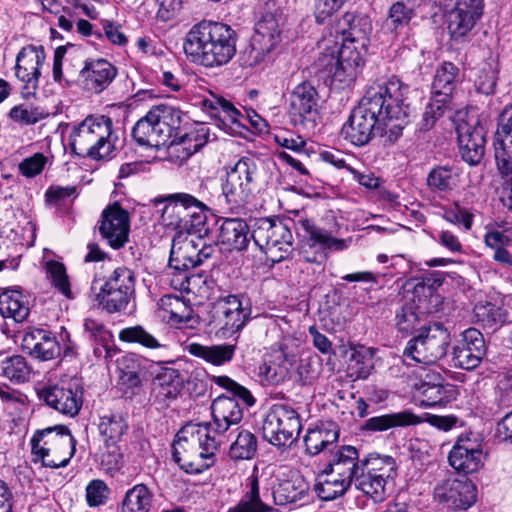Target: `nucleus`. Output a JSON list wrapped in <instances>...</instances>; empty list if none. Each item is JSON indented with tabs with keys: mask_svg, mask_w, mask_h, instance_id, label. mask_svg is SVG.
I'll return each instance as SVG.
<instances>
[{
	"mask_svg": "<svg viewBox=\"0 0 512 512\" xmlns=\"http://www.w3.org/2000/svg\"><path fill=\"white\" fill-rule=\"evenodd\" d=\"M407 90L398 79L370 87L342 126L341 135L356 146L384 135L395 142L408 123V105L404 103Z\"/></svg>",
	"mask_w": 512,
	"mask_h": 512,
	"instance_id": "obj_1",
	"label": "nucleus"
},
{
	"mask_svg": "<svg viewBox=\"0 0 512 512\" xmlns=\"http://www.w3.org/2000/svg\"><path fill=\"white\" fill-rule=\"evenodd\" d=\"M237 33L222 22L203 20L187 33L183 49L193 62L205 67L227 64L236 54Z\"/></svg>",
	"mask_w": 512,
	"mask_h": 512,
	"instance_id": "obj_2",
	"label": "nucleus"
},
{
	"mask_svg": "<svg viewBox=\"0 0 512 512\" xmlns=\"http://www.w3.org/2000/svg\"><path fill=\"white\" fill-rule=\"evenodd\" d=\"M210 424H188L176 435L172 458L186 473L199 474L215 462L223 439L211 434Z\"/></svg>",
	"mask_w": 512,
	"mask_h": 512,
	"instance_id": "obj_3",
	"label": "nucleus"
},
{
	"mask_svg": "<svg viewBox=\"0 0 512 512\" xmlns=\"http://www.w3.org/2000/svg\"><path fill=\"white\" fill-rule=\"evenodd\" d=\"M117 136L112 119L105 115L87 116L70 134L69 146L81 158L103 160L113 157Z\"/></svg>",
	"mask_w": 512,
	"mask_h": 512,
	"instance_id": "obj_4",
	"label": "nucleus"
},
{
	"mask_svg": "<svg viewBox=\"0 0 512 512\" xmlns=\"http://www.w3.org/2000/svg\"><path fill=\"white\" fill-rule=\"evenodd\" d=\"M179 124L180 116L173 107L165 104L153 106L136 122L132 136L140 146L160 149L174 143Z\"/></svg>",
	"mask_w": 512,
	"mask_h": 512,
	"instance_id": "obj_5",
	"label": "nucleus"
},
{
	"mask_svg": "<svg viewBox=\"0 0 512 512\" xmlns=\"http://www.w3.org/2000/svg\"><path fill=\"white\" fill-rule=\"evenodd\" d=\"M33 461L50 468L65 467L76 450V440L63 425L38 430L31 439Z\"/></svg>",
	"mask_w": 512,
	"mask_h": 512,
	"instance_id": "obj_6",
	"label": "nucleus"
},
{
	"mask_svg": "<svg viewBox=\"0 0 512 512\" xmlns=\"http://www.w3.org/2000/svg\"><path fill=\"white\" fill-rule=\"evenodd\" d=\"M459 82V68L452 62H444L437 68L431 85V98L418 126L428 131L446 111L452 109L453 95Z\"/></svg>",
	"mask_w": 512,
	"mask_h": 512,
	"instance_id": "obj_7",
	"label": "nucleus"
},
{
	"mask_svg": "<svg viewBox=\"0 0 512 512\" xmlns=\"http://www.w3.org/2000/svg\"><path fill=\"white\" fill-rule=\"evenodd\" d=\"M342 40L341 45L335 42L333 48L326 47L325 52L319 58L323 67L334 81L345 83L353 80L358 69L364 64V56L367 53L368 44Z\"/></svg>",
	"mask_w": 512,
	"mask_h": 512,
	"instance_id": "obj_8",
	"label": "nucleus"
},
{
	"mask_svg": "<svg viewBox=\"0 0 512 512\" xmlns=\"http://www.w3.org/2000/svg\"><path fill=\"white\" fill-rule=\"evenodd\" d=\"M450 340L448 329L442 323L434 322L418 330L408 341L404 355L415 362L432 365L446 355Z\"/></svg>",
	"mask_w": 512,
	"mask_h": 512,
	"instance_id": "obj_9",
	"label": "nucleus"
},
{
	"mask_svg": "<svg viewBox=\"0 0 512 512\" xmlns=\"http://www.w3.org/2000/svg\"><path fill=\"white\" fill-rule=\"evenodd\" d=\"M302 429L299 413L288 404H274L262 423L263 438L282 447L295 441Z\"/></svg>",
	"mask_w": 512,
	"mask_h": 512,
	"instance_id": "obj_10",
	"label": "nucleus"
},
{
	"mask_svg": "<svg viewBox=\"0 0 512 512\" xmlns=\"http://www.w3.org/2000/svg\"><path fill=\"white\" fill-rule=\"evenodd\" d=\"M257 166L253 159L243 157L237 161L222 181L221 190L230 209L243 206L252 195Z\"/></svg>",
	"mask_w": 512,
	"mask_h": 512,
	"instance_id": "obj_11",
	"label": "nucleus"
},
{
	"mask_svg": "<svg viewBox=\"0 0 512 512\" xmlns=\"http://www.w3.org/2000/svg\"><path fill=\"white\" fill-rule=\"evenodd\" d=\"M135 292V277L126 267H119L101 286L96 294V301L108 313L126 309Z\"/></svg>",
	"mask_w": 512,
	"mask_h": 512,
	"instance_id": "obj_12",
	"label": "nucleus"
},
{
	"mask_svg": "<svg viewBox=\"0 0 512 512\" xmlns=\"http://www.w3.org/2000/svg\"><path fill=\"white\" fill-rule=\"evenodd\" d=\"M251 238L260 250L289 253L292 250L293 236L290 229L279 220L258 218L253 220Z\"/></svg>",
	"mask_w": 512,
	"mask_h": 512,
	"instance_id": "obj_13",
	"label": "nucleus"
},
{
	"mask_svg": "<svg viewBox=\"0 0 512 512\" xmlns=\"http://www.w3.org/2000/svg\"><path fill=\"white\" fill-rule=\"evenodd\" d=\"M99 233L113 249L126 245L130 233V214L118 201L107 205L99 220Z\"/></svg>",
	"mask_w": 512,
	"mask_h": 512,
	"instance_id": "obj_14",
	"label": "nucleus"
},
{
	"mask_svg": "<svg viewBox=\"0 0 512 512\" xmlns=\"http://www.w3.org/2000/svg\"><path fill=\"white\" fill-rule=\"evenodd\" d=\"M484 453L479 440L472 433L461 435L449 452V464L464 474L477 472L484 462Z\"/></svg>",
	"mask_w": 512,
	"mask_h": 512,
	"instance_id": "obj_15",
	"label": "nucleus"
},
{
	"mask_svg": "<svg viewBox=\"0 0 512 512\" xmlns=\"http://www.w3.org/2000/svg\"><path fill=\"white\" fill-rule=\"evenodd\" d=\"M434 498L451 510H467L476 501V487L468 479L448 478L435 487Z\"/></svg>",
	"mask_w": 512,
	"mask_h": 512,
	"instance_id": "obj_16",
	"label": "nucleus"
},
{
	"mask_svg": "<svg viewBox=\"0 0 512 512\" xmlns=\"http://www.w3.org/2000/svg\"><path fill=\"white\" fill-rule=\"evenodd\" d=\"M297 362V347L282 342L278 349L273 350L269 359L259 366V375L269 384L278 385L289 378Z\"/></svg>",
	"mask_w": 512,
	"mask_h": 512,
	"instance_id": "obj_17",
	"label": "nucleus"
},
{
	"mask_svg": "<svg viewBox=\"0 0 512 512\" xmlns=\"http://www.w3.org/2000/svg\"><path fill=\"white\" fill-rule=\"evenodd\" d=\"M457 139L462 159L470 166L478 165L485 155L487 130L479 120L457 125Z\"/></svg>",
	"mask_w": 512,
	"mask_h": 512,
	"instance_id": "obj_18",
	"label": "nucleus"
},
{
	"mask_svg": "<svg viewBox=\"0 0 512 512\" xmlns=\"http://www.w3.org/2000/svg\"><path fill=\"white\" fill-rule=\"evenodd\" d=\"M318 93L309 82L298 84L289 96L288 114L294 126L315 122Z\"/></svg>",
	"mask_w": 512,
	"mask_h": 512,
	"instance_id": "obj_19",
	"label": "nucleus"
},
{
	"mask_svg": "<svg viewBox=\"0 0 512 512\" xmlns=\"http://www.w3.org/2000/svg\"><path fill=\"white\" fill-rule=\"evenodd\" d=\"M280 42V29L277 18L272 14L263 15L255 28L251 40V54L253 59L250 66L258 64L264 56L270 53Z\"/></svg>",
	"mask_w": 512,
	"mask_h": 512,
	"instance_id": "obj_20",
	"label": "nucleus"
},
{
	"mask_svg": "<svg viewBox=\"0 0 512 512\" xmlns=\"http://www.w3.org/2000/svg\"><path fill=\"white\" fill-rule=\"evenodd\" d=\"M117 75V69L105 59L87 60L80 70L77 83L96 94L104 91Z\"/></svg>",
	"mask_w": 512,
	"mask_h": 512,
	"instance_id": "obj_21",
	"label": "nucleus"
},
{
	"mask_svg": "<svg viewBox=\"0 0 512 512\" xmlns=\"http://www.w3.org/2000/svg\"><path fill=\"white\" fill-rule=\"evenodd\" d=\"M22 350L34 359L49 361L61 354V347L56 336L48 330L36 328L24 333Z\"/></svg>",
	"mask_w": 512,
	"mask_h": 512,
	"instance_id": "obj_22",
	"label": "nucleus"
},
{
	"mask_svg": "<svg viewBox=\"0 0 512 512\" xmlns=\"http://www.w3.org/2000/svg\"><path fill=\"white\" fill-rule=\"evenodd\" d=\"M213 423H209L211 434L222 439V435L243 418L239 402L229 396L220 395L211 404Z\"/></svg>",
	"mask_w": 512,
	"mask_h": 512,
	"instance_id": "obj_23",
	"label": "nucleus"
},
{
	"mask_svg": "<svg viewBox=\"0 0 512 512\" xmlns=\"http://www.w3.org/2000/svg\"><path fill=\"white\" fill-rule=\"evenodd\" d=\"M45 52L42 46H26L23 47L17 57L15 65L16 77L24 82L25 89L32 88L36 90L38 80L41 75L40 69L45 61Z\"/></svg>",
	"mask_w": 512,
	"mask_h": 512,
	"instance_id": "obj_24",
	"label": "nucleus"
},
{
	"mask_svg": "<svg viewBox=\"0 0 512 512\" xmlns=\"http://www.w3.org/2000/svg\"><path fill=\"white\" fill-rule=\"evenodd\" d=\"M494 157L497 169L503 176L511 175V188L502 198L503 205L512 211V131L497 127L494 136Z\"/></svg>",
	"mask_w": 512,
	"mask_h": 512,
	"instance_id": "obj_25",
	"label": "nucleus"
},
{
	"mask_svg": "<svg viewBox=\"0 0 512 512\" xmlns=\"http://www.w3.org/2000/svg\"><path fill=\"white\" fill-rule=\"evenodd\" d=\"M40 398L51 408L70 416L76 415L82 405V398L78 394L76 384L74 387L71 385L49 387L41 391Z\"/></svg>",
	"mask_w": 512,
	"mask_h": 512,
	"instance_id": "obj_26",
	"label": "nucleus"
},
{
	"mask_svg": "<svg viewBox=\"0 0 512 512\" xmlns=\"http://www.w3.org/2000/svg\"><path fill=\"white\" fill-rule=\"evenodd\" d=\"M362 461L359 460L358 450L353 446H342L336 452L334 459L327 464L322 474H335L353 482L361 472Z\"/></svg>",
	"mask_w": 512,
	"mask_h": 512,
	"instance_id": "obj_27",
	"label": "nucleus"
},
{
	"mask_svg": "<svg viewBox=\"0 0 512 512\" xmlns=\"http://www.w3.org/2000/svg\"><path fill=\"white\" fill-rule=\"evenodd\" d=\"M337 32L341 33L342 40L369 44V36L372 32L371 19L364 14L346 12L337 22Z\"/></svg>",
	"mask_w": 512,
	"mask_h": 512,
	"instance_id": "obj_28",
	"label": "nucleus"
},
{
	"mask_svg": "<svg viewBox=\"0 0 512 512\" xmlns=\"http://www.w3.org/2000/svg\"><path fill=\"white\" fill-rule=\"evenodd\" d=\"M251 239L250 226L243 219L226 218L218 227L217 241L231 250H246Z\"/></svg>",
	"mask_w": 512,
	"mask_h": 512,
	"instance_id": "obj_29",
	"label": "nucleus"
},
{
	"mask_svg": "<svg viewBox=\"0 0 512 512\" xmlns=\"http://www.w3.org/2000/svg\"><path fill=\"white\" fill-rule=\"evenodd\" d=\"M339 439V429L334 422L321 423L315 428L308 429L305 437V450L311 456L334 447Z\"/></svg>",
	"mask_w": 512,
	"mask_h": 512,
	"instance_id": "obj_30",
	"label": "nucleus"
},
{
	"mask_svg": "<svg viewBox=\"0 0 512 512\" xmlns=\"http://www.w3.org/2000/svg\"><path fill=\"white\" fill-rule=\"evenodd\" d=\"M0 315L15 323L25 322L30 315V307L19 288H5L0 293Z\"/></svg>",
	"mask_w": 512,
	"mask_h": 512,
	"instance_id": "obj_31",
	"label": "nucleus"
},
{
	"mask_svg": "<svg viewBox=\"0 0 512 512\" xmlns=\"http://www.w3.org/2000/svg\"><path fill=\"white\" fill-rule=\"evenodd\" d=\"M236 344H216L202 345L200 343H191L187 345V352L197 358L202 359L213 366H223L230 363L236 352Z\"/></svg>",
	"mask_w": 512,
	"mask_h": 512,
	"instance_id": "obj_32",
	"label": "nucleus"
},
{
	"mask_svg": "<svg viewBox=\"0 0 512 512\" xmlns=\"http://www.w3.org/2000/svg\"><path fill=\"white\" fill-rule=\"evenodd\" d=\"M420 422L417 415L409 410L384 414L367 419L362 426L365 431L384 432L396 427L415 425Z\"/></svg>",
	"mask_w": 512,
	"mask_h": 512,
	"instance_id": "obj_33",
	"label": "nucleus"
},
{
	"mask_svg": "<svg viewBox=\"0 0 512 512\" xmlns=\"http://www.w3.org/2000/svg\"><path fill=\"white\" fill-rule=\"evenodd\" d=\"M198 248V244L193 240H184L182 243L173 244L170 251L168 266L176 272H186L196 267L193 252Z\"/></svg>",
	"mask_w": 512,
	"mask_h": 512,
	"instance_id": "obj_34",
	"label": "nucleus"
},
{
	"mask_svg": "<svg viewBox=\"0 0 512 512\" xmlns=\"http://www.w3.org/2000/svg\"><path fill=\"white\" fill-rule=\"evenodd\" d=\"M300 224L304 231L308 234L309 249L316 244L321 245L323 249L330 251H342L347 248V241L333 237L329 232L317 227L312 221L301 220Z\"/></svg>",
	"mask_w": 512,
	"mask_h": 512,
	"instance_id": "obj_35",
	"label": "nucleus"
},
{
	"mask_svg": "<svg viewBox=\"0 0 512 512\" xmlns=\"http://www.w3.org/2000/svg\"><path fill=\"white\" fill-rule=\"evenodd\" d=\"M153 494L144 484H137L129 489L121 504V512H149L152 507Z\"/></svg>",
	"mask_w": 512,
	"mask_h": 512,
	"instance_id": "obj_36",
	"label": "nucleus"
},
{
	"mask_svg": "<svg viewBox=\"0 0 512 512\" xmlns=\"http://www.w3.org/2000/svg\"><path fill=\"white\" fill-rule=\"evenodd\" d=\"M249 481V491L228 512H271L272 507L265 504L260 498L258 475L253 473Z\"/></svg>",
	"mask_w": 512,
	"mask_h": 512,
	"instance_id": "obj_37",
	"label": "nucleus"
},
{
	"mask_svg": "<svg viewBox=\"0 0 512 512\" xmlns=\"http://www.w3.org/2000/svg\"><path fill=\"white\" fill-rule=\"evenodd\" d=\"M423 400L426 406H444L446 403L455 399V386L449 383H428L421 385Z\"/></svg>",
	"mask_w": 512,
	"mask_h": 512,
	"instance_id": "obj_38",
	"label": "nucleus"
},
{
	"mask_svg": "<svg viewBox=\"0 0 512 512\" xmlns=\"http://www.w3.org/2000/svg\"><path fill=\"white\" fill-rule=\"evenodd\" d=\"M307 492V486L301 477L283 480L273 491L275 503L285 505L301 500Z\"/></svg>",
	"mask_w": 512,
	"mask_h": 512,
	"instance_id": "obj_39",
	"label": "nucleus"
},
{
	"mask_svg": "<svg viewBox=\"0 0 512 512\" xmlns=\"http://www.w3.org/2000/svg\"><path fill=\"white\" fill-rule=\"evenodd\" d=\"M32 368L25 357L12 355L4 358L0 364V375L13 383H24L29 380Z\"/></svg>",
	"mask_w": 512,
	"mask_h": 512,
	"instance_id": "obj_40",
	"label": "nucleus"
},
{
	"mask_svg": "<svg viewBox=\"0 0 512 512\" xmlns=\"http://www.w3.org/2000/svg\"><path fill=\"white\" fill-rule=\"evenodd\" d=\"M202 104L209 111L210 116L218 119L223 125H227L228 122L236 123L238 117L242 116L241 112L232 103L223 98L213 96L204 99Z\"/></svg>",
	"mask_w": 512,
	"mask_h": 512,
	"instance_id": "obj_41",
	"label": "nucleus"
},
{
	"mask_svg": "<svg viewBox=\"0 0 512 512\" xmlns=\"http://www.w3.org/2000/svg\"><path fill=\"white\" fill-rule=\"evenodd\" d=\"M119 339L127 343H136L148 349L166 348L167 345L162 340L149 333L141 325L127 327L119 332Z\"/></svg>",
	"mask_w": 512,
	"mask_h": 512,
	"instance_id": "obj_42",
	"label": "nucleus"
},
{
	"mask_svg": "<svg viewBox=\"0 0 512 512\" xmlns=\"http://www.w3.org/2000/svg\"><path fill=\"white\" fill-rule=\"evenodd\" d=\"M414 9L403 1L393 3L388 11L384 27L390 32L399 33L409 26L414 18Z\"/></svg>",
	"mask_w": 512,
	"mask_h": 512,
	"instance_id": "obj_43",
	"label": "nucleus"
},
{
	"mask_svg": "<svg viewBox=\"0 0 512 512\" xmlns=\"http://www.w3.org/2000/svg\"><path fill=\"white\" fill-rule=\"evenodd\" d=\"M354 482L356 488L369 496L374 503L384 501L386 497L385 486L387 480L383 477L361 471Z\"/></svg>",
	"mask_w": 512,
	"mask_h": 512,
	"instance_id": "obj_44",
	"label": "nucleus"
},
{
	"mask_svg": "<svg viewBox=\"0 0 512 512\" xmlns=\"http://www.w3.org/2000/svg\"><path fill=\"white\" fill-rule=\"evenodd\" d=\"M256 451L257 437L248 430H242L230 445L229 456L233 460H250L254 457Z\"/></svg>",
	"mask_w": 512,
	"mask_h": 512,
	"instance_id": "obj_45",
	"label": "nucleus"
},
{
	"mask_svg": "<svg viewBox=\"0 0 512 512\" xmlns=\"http://www.w3.org/2000/svg\"><path fill=\"white\" fill-rule=\"evenodd\" d=\"M84 330L91 340L104 348L106 358L112 357L118 351L113 344L111 332L101 322L87 318L84 321Z\"/></svg>",
	"mask_w": 512,
	"mask_h": 512,
	"instance_id": "obj_46",
	"label": "nucleus"
},
{
	"mask_svg": "<svg viewBox=\"0 0 512 512\" xmlns=\"http://www.w3.org/2000/svg\"><path fill=\"white\" fill-rule=\"evenodd\" d=\"M98 427L101 435L116 443L127 432L128 424L121 414L109 413L101 416Z\"/></svg>",
	"mask_w": 512,
	"mask_h": 512,
	"instance_id": "obj_47",
	"label": "nucleus"
},
{
	"mask_svg": "<svg viewBox=\"0 0 512 512\" xmlns=\"http://www.w3.org/2000/svg\"><path fill=\"white\" fill-rule=\"evenodd\" d=\"M479 16L467 11L452 10L449 13L448 30L453 39L464 37L474 27Z\"/></svg>",
	"mask_w": 512,
	"mask_h": 512,
	"instance_id": "obj_48",
	"label": "nucleus"
},
{
	"mask_svg": "<svg viewBox=\"0 0 512 512\" xmlns=\"http://www.w3.org/2000/svg\"><path fill=\"white\" fill-rule=\"evenodd\" d=\"M330 475L331 478L325 479L315 485L318 496L325 501H331L343 496L352 484L349 480H345L335 474Z\"/></svg>",
	"mask_w": 512,
	"mask_h": 512,
	"instance_id": "obj_49",
	"label": "nucleus"
},
{
	"mask_svg": "<svg viewBox=\"0 0 512 512\" xmlns=\"http://www.w3.org/2000/svg\"><path fill=\"white\" fill-rule=\"evenodd\" d=\"M361 471L372 475L381 476L384 479L391 477V474L396 469V464L391 456H380L370 454L368 457L361 460Z\"/></svg>",
	"mask_w": 512,
	"mask_h": 512,
	"instance_id": "obj_50",
	"label": "nucleus"
},
{
	"mask_svg": "<svg viewBox=\"0 0 512 512\" xmlns=\"http://www.w3.org/2000/svg\"><path fill=\"white\" fill-rule=\"evenodd\" d=\"M453 180L454 173L452 167L436 166L428 173L426 184L433 192H446L452 189Z\"/></svg>",
	"mask_w": 512,
	"mask_h": 512,
	"instance_id": "obj_51",
	"label": "nucleus"
},
{
	"mask_svg": "<svg viewBox=\"0 0 512 512\" xmlns=\"http://www.w3.org/2000/svg\"><path fill=\"white\" fill-rule=\"evenodd\" d=\"M207 211H209L208 208H200L198 211L187 213L186 216L189 217V220H185L183 225L188 234L195 235L199 240L209 238L212 233V228L206 214Z\"/></svg>",
	"mask_w": 512,
	"mask_h": 512,
	"instance_id": "obj_52",
	"label": "nucleus"
},
{
	"mask_svg": "<svg viewBox=\"0 0 512 512\" xmlns=\"http://www.w3.org/2000/svg\"><path fill=\"white\" fill-rule=\"evenodd\" d=\"M48 116L49 112L40 107L29 104H20L14 106L9 112L10 119L16 123L27 126L34 125L42 119L47 118Z\"/></svg>",
	"mask_w": 512,
	"mask_h": 512,
	"instance_id": "obj_53",
	"label": "nucleus"
},
{
	"mask_svg": "<svg viewBox=\"0 0 512 512\" xmlns=\"http://www.w3.org/2000/svg\"><path fill=\"white\" fill-rule=\"evenodd\" d=\"M212 381L221 388L226 389L232 394L231 397L237 401L241 400L246 406H253L255 398L251 392L228 376H213Z\"/></svg>",
	"mask_w": 512,
	"mask_h": 512,
	"instance_id": "obj_54",
	"label": "nucleus"
},
{
	"mask_svg": "<svg viewBox=\"0 0 512 512\" xmlns=\"http://www.w3.org/2000/svg\"><path fill=\"white\" fill-rule=\"evenodd\" d=\"M474 317L487 328H494L503 321L500 308L490 302L475 305Z\"/></svg>",
	"mask_w": 512,
	"mask_h": 512,
	"instance_id": "obj_55",
	"label": "nucleus"
},
{
	"mask_svg": "<svg viewBox=\"0 0 512 512\" xmlns=\"http://www.w3.org/2000/svg\"><path fill=\"white\" fill-rule=\"evenodd\" d=\"M251 309H240V311L232 312L227 315L217 316L224 334H233L240 331L247 323Z\"/></svg>",
	"mask_w": 512,
	"mask_h": 512,
	"instance_id": "obj_56",
	"label": "nucleus"
},
{
	"mask_svg": "<svg viewBox=\"0 0 512 512\" xmlns=\"http://www.w3.org/2000/svg\"><path fill=\"white\" fill-rule=\"evenodd\" d=\"M484 354L476 353L458 345L452 348V361L455 367L473 370L478 367Z\"/></svg>",
	"mask_w": 512,
	"mask_h": 512,
	"instance_id": "obj_57",
	"label": "nucleus"
},
{
	"mask_svg": "<svg viewBox=\"0 0 512 512\" xmlns=\"http://www.w3.org/2000/svg\"><path fill=\"white\" fill-rule=\"evenodd\" d=\"M110 489L100 479H94L86 486V501L90 507L105 505L109 499Z\"/></svg>",
	"mask_w": 512,
	"mask_h": 512,
	"instance_id": "obj_58",
	"label": "nucleus"
},
{
	"mask_svg": "<svg viewBox=\"0 0 512 512\" xmlns=\"http://www.w3.org/2000/svg\"><path fill=\"white\" fill-rule=\"evenodd\" d=\"M47 269L54 287L66 297L71 298L72 293L70 283L64 264L57 261H51L47 264Z\"/></svg>",
	"mask_w": 512,
	"mask_h": 512,
	"instance_id": "obj_59",
	"label": "nucleus"
},
{
	"mask_svg": "<svg viewBox=\"0 0 512 512\" xmlns=\"http://www.w3.org/2000/svg\"><path fill=\"white\" fill-rule=\"evenodd\" d=\"M494 403L499 410L512 408V369L499 381Z\"/></svg>",
	"mask_w": 512,
	"mask_h": 512,
	"instance_id": "obj_60",
	"label": "nucleus"
},
{
	"mask_svg": "<svg viewBox=\"0 0 512 512\" xmlns=\"http://www.w3.org/2000/svg\"><path fill=\"white\" fill-rule=\"evenodd\" d=\"M458 346L466 348L476 353L485 354L486 345L483 334L476 328H468L461 334V339L457 342Z\"/></svg>",
	"mask_w": 512,
	"mask_h": 512,
	"instance_id": "obj_61",
	"label": "nucleus"
},
{
	"mask_svg": "<svg viewBox=\"0 0 512 512\" xmlns=\"http://www.w3.org/2000/svg\"><path fill=\"white\" fill-rule=\"evenodd\" d=\"M497 80V72L491 66H488L479 71L475 79V87L480 93L492 95L495 93Z\"/></svg>",
	"mask_w": 512,
	"mask_h": 512,
	"instance_id": "obj_62",
	"label": "nucleus"
},
{
	"mask_svg": "<svg viewBox=\"0 0 512 512\" xmlns=\"http://www.w3.org/2000/svg\"><path fill=\"white\" fill-rule=\"evenodd\" d=\"M46 163L47 158L42 153H35L34 155L23 159L19 163L18 169L23 176L33 178L43 171Z\"/></svg>",
	"mask_w": 512,
	"mask_h": 512,
	"instance_id": "obj_63",
	"label": "nucleus"
},
{
	"mask_svg": "<svg viewBox=\"0 0 512 512\" xmlns=\"http://www.w3.org/2000/svg\"><path fill=\"white\" fill-rule=\"evenodd\" d=\"M396 327L402 333H410L418 323V316L412 305L406 304L397 311L395 316Z\"/></svg>",
	"mask_w": 512,
	"mask_h": 512,
	"instance_id": "obj_64",
	"label": "nucleus"
}]
</instances>
